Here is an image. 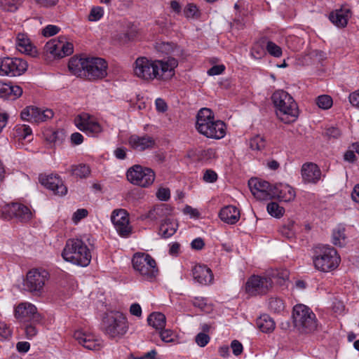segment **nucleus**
I'll return each instance as SVG.
<instances>
[{"instance_id":"f257e3e1","label":"nucleus","mask_w":359,"mask_h":359,"mask_svg":"<svg viewBox=\"0 0 359 359\" xmlns=\"http://www.w3.org/2000/svg\"><path fill=\"white\" fill-rule=\"evenodd\" d=\"M177 60L170 57L167 60H151L144 57H138L133 65L135 75L143 80H167L174 75Z\"/></svg>"},{"instance_id":"f03ea898","label":"nucleus","mask_w":359,"mask_h":359,"mask_svg":"<svg viewBox=\"0 0 359 359\" xmlns=\"http://www.w3.org/2000/svg\"><path fill=\"white\" fill-rule=\"evenodd\" d=\"M107 63L100 57H72L68 63L70 73L77 77L94 81L107 75Z\"/></svg>"},{"instance_id":"7ed1b4c3","label":"nucleus","mask_w":359,"mask_h":359,"mask_svg":"<svg viewBox=\"0 0 359 359\" xmlns=\"http://www.w3.org/2000/svg\"><path fill=\"white\" fill-rule=\"evenodd\" d=\"M196 128L198 132L208 138L221 139L226 135V126L215 120L212 111L208 108L200 109L196 116Z\"/></svg>"},{"instance_id":"20e7f679","label":"nucleus","mask_w":359,"mask_h":359,"mask_svg":"<svg viewBox=\"0 0 359 359\" xmlns=\"http://www.w3.org/2000/svg\"><path fill=\"white\" fill-rule=\"evenodd\" d=\"M278 118L289 124L294 122L299 116L297 104L293 97L286 91L278 90L271 97Z\"/></svg>"},{"instance_id":"39448f33","label":"nucleus","mask_w":359,"mask_h":359,"mask_svg":"<svg viewBox=\"0 0 359 359\" xmlns=\"http://www.w3.org/2000/svg\"><path fill=\"white\" fill-rule=\"evenodd\" d=\"M62 257L65 261L81 266H87L92 258L90 250L79 238H69L66 241Z\"/></svg>"},{"instance_id":"423d86ee","label":"nucleus","mask_w":359,"mask_h":359,"mask_svg":"<svg viewBox=\"0 0 359 359\" xmlns=\"http://www.w3.org/2000/svg\"><path fill=\"white\" fill-rule=\"evenodd\" d=\"M128 322L126 316L119 311L105 313L101 323V329L110 339H121L128 331Z\"/></svg>"},{"instance_id":"0eeeda50","label":"nucleus","mask_w":359,"mask_h":359,"mask_svg":"<svg viewBox=\"0 0 359 359\" xmlns=\"http://www.w3.org/2000/svg\"><path fill=\"white\" fill-rule=\"evenodd\" d=\"M341 259L337 250L330 246L317 247L316 255L313 257L315 268L322 272H330L336 269Z\"/></svg>"},{"instance_id":"6e6552de","label":"nucleus","mask_w":359,"mask_h":359,"mask_svg":"<svg viewBox=\"0 0 359 359\" xmlns=\"http://www.w3.org/2000/svg\"><path fill=\"white\" fill-rule=\"evenodd\" d=\"M292 318L295 327L301 332L310 333L317 328L315 313L304 304L294 306Z\"/></svg>"},{"instance_id":"1a4fd4ad","label":"nucleus","mask_w":359,"mask_h":359,"mask_svg":"<svg viewBox=\"0 0 359 359\" xmlns=\"http://www.w3.org/2000/svg\"><path fill=\"white\" fill-rule=\"evenodd\" d=\"M134 269L143 279L152 281L158 274L155 259L149 254L136 253L132 259Z\"/></svg>"},{"instance_id":"9d476101","label":"nucleus","mask_w":359,"mask_h":359,"mask_svg":"<svg viewBox=\"0 0 359 359\" xmlns=\"http://www.w3.org/2000/svg\"><path fill=\"white\" fill-rule=\"evenodd\" d=\"M126 177L131 184L147 188L154 183L156 175L149 168L134 165L127 170Z\"/></svg>"},{"instance_id":"9b49d317","label":"nucleus","mask_w":359,"mask_h":359,"mask_svg":"<svg viewBox=\"0 0 359 359\" xmlns=\"http://www.w3.org/2000/svg\"><path fill=\"white\" fill-rule=\"evenodd\" d=\"M48 276V272L46 270H30L23 283L25 289L34 295L41 296L44 292L45 284Z\"/></svg>"},{"instance_id":"f8f14e48","label":"nucleus","mask_w":359,"mask_h":359,"mask_svg":"<svg viewBox=\"0 0 359 359\" xmlns=\"http://www.w3.org/2000/svg\"><path fill=\"white\" fill-rule=\"evenodd\" d=\"M273 287V280L266 273L263 276L252 275L247 280L245 290L250 296L263 295Z\"/></svg>"},{"instance_id":"ddd939ff","label":"nucleus","mask_w":359,"mask_h":359,"mask_svg":"<svg viewBox=\"0 0 359 359\" xmlns=\"http://www.w3.org/2000/svg\"><path fill=\"white\" fill-rule=\"evenodd\" d=\"M27 67V62L21 58L9 57L0 58L1 76H20L25 72Z\"/></svg>"},{"instance_id":"4468645a","label":"nucleus","mask_w":359,"mask_h":359,"mask_svg":"<svg viewBox=\"0 0 359 359\" xmlns=\"http://www.w3.org/2000/svg\"><path fill=\"white\" fill-rule=\"evenodd\" d=\"M44 50L55 58H62L73 53L74 46L65 36H59L48 41Z\"/></svg>"},{"instance_id":"2eb2a0df","label":"nucleus","mask_w":359,"mask_h":359,"mask_svg":"<svg viewBox=\"0 0 359 359\" xmlns=\"http://www.w3.org/2000/svg\"><path fill=\"white\" fill-rule=\"evenodd\" d=\"M111 222L119 236L128 237L132 233L127 212L123 209L115 210L111 216Z\"/></svg>"},{"instance_id":"dca6fc26","label":"nucleus","mask_w":359,"mask_h":359,"mask_svg":"<svg viewBox=\"0 0 359 359\" xmlns=\"http://www.w3.org/2000/svg\"><path fill=\"white\" fill-rule=\"evenodd\" d=\"M76 126L88 135L95 136L102 130V126L88 114H81L74 119Z\"/></svg>"},{"instance_id":"f3484780","label":"nucleus","mask_w":359,"mask_h":359,"mask_svg":"<svg viewBox=\"0 0 359 359\" xmlns=\"http://www.w3.org/2000/svg\"><path fill=\"white\" fill-rule=\"evenodd\" d=\"M1 212L5 218L15 217L22 222L28 221L32 217V212L29 208L18 203L4 205Z\"/></svg>"},{"instance_id":"a211bd4d","label":"nucleus","mask_w":359,"mask_h":359,"mask_svg":"<svg viewBox=\"0 0 359 359\" xmlns=\"http://www.w3.org/2000/svg\"><path fill=\"white\" fill-rule=\"evenodd\" d=\"M248 185L250 191L257 199L266 201L271 198L273 187L268 182L252 178L249 180Z\"/></svg>"},{"instance_id":"6ab92c4d","label":"nucleus","mask_w":359,"mask_h":359,"mask_svg":"<svg viewBox=\"0 0 359 359\" xmlns=\"http://www.w3.org/2000/svg\"><path fill=\"white\" fill-rule=\"evenodd\" d=\"M54 114L51 109H42L34 106L27 107L21 112L23 120L32 122H43L53 118Z\"/></svg>"},{"instance_id":"aec40b11","label":"nucleus","mask_w":359,"mask_h":359,"mask_svg":"<svg viewBox=\"0 0 359 359\" xmlns=\"http://www.w3.org/2000/svg\"><path fill=\"white\" fill-rule=\"evenodd\" d=\"M39 181L46 188L51 190L54 194L64 196L67 192V189L62 179L57 175L39 176Z\"/></svg>"},{"instance_id":"412c9836","label":"nucleus","mask_w":359,"mask_h":359,"mask_svg":"<svg viewBox=\"0 0 359 359\" xmlns=\"http://www.w3.org/2000/svg\"><path fill=\"white\" fill-rule=\"evenodd\" d=\"M128 145L134 150L142 151L151 149L155 145V140L153 137L145 134L142 136L134 134L128 138Z\"/></svg>"},{"instance_id":"4be33fe9","label":"nucleus","mask_w":359,"mask_h":359,"mask_svg":"<svg viewBox=\"0 0 359 359\" xmlns=\"http://www.w3.org/2000/svg\"><path fill=\"white\" fill-rule=\"evenodd\" d=\"M294 189L287 184H278L273 186L271 198H278L281 201L290 202L295 198Z\"/></svg>"},{"instance_id":"5701e85b","label":"nucleus","mask_w":359,"mask_h":359,"mask_svg":"<svg viewBox=\"0 0 359 359\" xmlns=\"http://www.w3.org/2000/svg\"><path fill=\"white\" fill-rule=\"evenodd\" d=\"M74 337L79 344L88 350L95 351L101 347V344L93 335L81 330L76 331L74 333Z\"/></svg>"},{"instance_id":"b1692460","label":"nucleus","mask_w":359,"mask_h":359,"mask_svg":"<svg viewBox=\"0 0 359 359\" xmlns=\"http://www.w3.org/2000/svg\"><path fill=\"white\" fill-rule=\"evenodd\" d=\"M301 171L302 178L306 182L315 184L320 179L321 171L315 163H304L302 167Z\"/></svg>"},{"instance_id":"393cba45","label":"nucleus","mask_w":359,"mask_h":359,"mask_svg":"<svg viewBox=\"0 0 359 359\" xmlns=\"http://www.w3.org/2000/svg\"><path fill=\"white\" fill-rule=\"evenodd\" d=\"M192 272L194 280L200 284L208 285L211 283L213 280L211 269L205 265L195 266Z\"/></svg>"},{"instance_id":"a878e982","label":"nucleus","mask_w":359,"mask_h":359,"mask_svg":"<svg viewBox=\"0 0 359 359\" xmlns=\"http://www.w3.org/2000/svg\"><path fill=\"white\" fill-rule=\"evenodd\" d=\"M34 305L27 302L20 303L15 309V317L20 320H28L36 314Z\"/></svg>"},{"instance_id":"bb28decb","label":"nucleus","mask_w":359,"mask_h":359,"mask_svg":"<svg viewBox=\"0 0 359 359\" xmlns=\"http://www.w3.org/2000/svg\"><path fill=\"white\" fill-rule=\"evenodd\" d=\"M22 94V89L18 86L0 82V97L14 100Z\"/></svg>"},{"instance_id":"cd10ccee","label":"nucleus","mask_w":359,"mask_h":359,"mask_svg":"<svg viewBox=\"0 0 359 359\" xmlns=\"http://www.w3.org/2000/svg\"><path fill=\"white\" fill-rule=\"evenodd\" d=\"M219 217L227 224H234L240 219V211L233 205H228L220 210Z\"/></svg>"},{"instance_id":"c85d7f7f","label":"nucleus","mask_w":359,"mask_h":359,"mask_svg":"<svg viewBox=\"0 0 359 359\" xmlns=\"http://www.w3.org/2000/svg\"><path fill=\"white\" fill-rule=\"evenodd\" d=\"M15 45L17 49L22 53L34 56L36 53L29 39L25 34L19 33L18 34Z\"/></svg>"},{"instance_id":"c756f323","label":"nucleus","mask_w":359,"mask_h":359,"mask_svg":"<svg viewBox=\"0 0 359 359\" xmlns=\"http://www.w3.org/2000/svg\"><path fill=\"white\" fill-rule=\"evenodd\" d=\"M351 17L349 9L344 8L337 10L330 15V21L339 27H344L346 26L348 20Z\"/></svg>"},{"instance_id":"7c9ffc66","label":"nucleus","mask_w":359,"mask_h":359,"mask_svg":"<svg viewBox=\"0 0 359 359\" xmlns=\"http://www.w3.org/2000/svg\"><path fill=\"white\" fill-rule=\"evenodd\" d=\"M257 327L264 333L272 332L275 327L276 324L274 320L268 315L264 314L260 316L256 321Z\"/></svg>"},{"instance_id":"2f4dec72","label":"nucleus","mask_w":359,"mask_h":359,"mask_svg":"<svg viewBox=\"0 0 359 359\" xmlns=\"http://www.w3.org/2000/svg\"><path fill=\"white\" fill-rule=\"evenodd\" d=\"M136 30L128 25L121 27L119 33L115 34L114 38L120 43H125L133 40L136 36Z\"/></svg>"},{"instance_id":"473e14b6","label":"nucleus","mask_w":359,"mask_h":359,"mask_svg":"<svg viewBox=\"0 0 359 359\" xmlns=\"http://www.w3.org/2000/svg\"><path fill=\"white\" fill-rule=\"evenodd\" d=\"M177 226V223L175 221L166 219L161 224L159 233L163 238H169L176 232Z\"/></svg>"},{"instance_id":"72a5a7b5","label":"nucleus","mask_w":359,"mask_h":359,"mask_svg":"<svg viewBox=\"0 0 359 359\" xmlns=\"http://www.w3.org/2000/svg\"><path fill=\"white\" fill-rule=\"evenodd\" d=\"M147 321L149 325L152 326L156 330H163L165 326L166 318L162 313L154 312L149 316Z\"/></svg>"},{"instance_id":"f704fd0d","label":"nucleus","mask_w":359,"mask_h":359,"mask_svg":"<svg viewBox=\"0 0 359 359\" xmlns=\"http://www.w3.org/2000/svg\"><path fill=\"white\" fill-rule=\"evenodd\" d=\"M268 276L271 278L273 285L274 283L278 285H283L286 280L289 278V271L287 269H272L266 272Z\"/></svg>"},{"instance_id":"c9c22d12","label":"nucleus","mask_w":359,"mask_h":359,"mask_svg":"<svg viewBox=\"0 0 359 359\" xmlns=\"http://www.w3.org/2000/svg\"><path fill=\"white\" fill-rule=\"evenodd\" d=\"M281 235L288 239L294 238L297 231V224L294 221L288 219L279 230Z\"/></svg>"},{"instance_id":"e433bc0d","label":"nucleus","mask_w":359,"mask_h":359,"mask_svg":"<svg viewBox=\"0 0 359 359\" xmlns=\"http://www.w3.org/2000/svg\"><path fill=\"white\" fill-rule=\"evenodd\" d=\"M69 172L72 176L86 178L90 173V169L89 166L86 164L73 165L70 167Z\"/></svg>"},{"instance_id":"4c0bfd02","label":"nucleus","mask_w":359,"mask_h":359,"mask_svg":"<svg viewBox=\"0 0 359 359\" xmlns=\"http://www.w3.org/2000/svg\"><path fill=\"white\" fill-rule=\"evenodd\" d=\"M14 131L15 136L20 140H26L27 142H30L32 139V130L27 125H18L15 126Z\"/></svg>"},{"instance_id":"58836bf2","label":"nucleus","mask_w":359,"mask_h":359,"mask_svg":"<svg viewBox=\"0 0 359 359\" xmlns=\"http://www.w3.org/2000/svg\"><path fill=\"white\" fill-rule=\"evenodd\" d=\"M266 51V38L264 37L253 45L251 55L256 59H260L265 55Z\"/></svg>"},{"instance_id":"ea45409f","label":"nucleus","mask_w":359,"mask_h":359,"mask_svg":"<svg viewBox=\"0 0 359 359\" xmlns=\"http://www.w3.org/2000/svg\"><path fill=\"white\" fill-rule=\"evenodd\" d=\"M266 50L274 57H280L283 55L282 48L274 42L266 38Z\"/></svg>"},{"instance_id":"a19ab883","label":"nucleus","mask_w":359,"mask_h":359,"mask_svg":"<svg viewBox=\"0 0 359 359\" xmlns=\"http://www.w3.org/2000/svg\"><path fill=\"white\" fill-rule=\"evenodd\" d=\"M344 231L345 229L342 227H338L333 231L332 239L334 245L340 247L344 245L346 239Z\"/></svg>"},{"instance_id":"79ce46f5","label":"nucleus","mask_w":359,"mask_h":359,"mask_svg":"<svg viewBox=\"0 0 359 359\" xmlns=\"http://www.w3.org/2000/svg\"><path fill=\"white\" fill-rule=\"evenodd\" d=\"M20 4V0H0V8L5 11L15 12Z\"/></svg>"},{"instance_id":"37998d69","label":"nucleus","mask_w":359,"mask_h":359,"mask_svg":"<svg viewBox=\"0 0 359 359\" xmlns=\"http://www.w3.org/2000/svg\"><path fill=\"white\" fill-rule=\"evenodd\" d=\"M286 43L290 49L293 51H297L302 48L304 41L298 36H288L286 38Z\"/></svg>"},{"instance_id":"c03bdc74","label":"nucleus","mask_w":359,"mask_h":359,"mask_svg":"<svg viewBox=\"0 0 359 359\" xmlns=\"http://www.w3.org/2000/svg\"><path fill=\"white\" fill-rule=\"evenodd\" d=\"M266 209L269 214L275 217H280L285 212V209L276 202L269 203L267 205Z\"/></svg>"},{"instance_id":"a18cd8bd","label":"nucleus","mask_w":359,"mask_h":359,"mask_svg":"<svg viewBox=\"0 0 359 359\" xmlns=\"http://www.w3.org/2000/svg\"><path fill=\"white\" fill-rule=\"evenodd\" d=\"M266 146V140L264 137L256 135L250 140V147L253 150L260 151Z\"/></svg>"},{"instance_id":"49530a36","label":"nucleus","mask_w":359,"mask_h":359,"mask_svg":"<svg viewBox=\"0 0 359 359\" xmlns=\"http://www.w3.org/2000/svg\"><path fill=\"white\" fill-rule=\"evenodd\" d=\"M316 104L322 109H328L332 106V98L327 95H320L316 98Z\"/></svg>"},{"instance_id":"de8ad7c7","label":"nucleus","mask_w":359,"mask_h":359,"mask_svg":"<svg viewBox=\"0 0 359 359\" xmlns=\"http://www.w3.org/2000/svg\"><path fill=\"white\" fill-rule=\"evenodd\" d=\"M269 308L275 313H280L284 309V304L281 299L271 297L269 300Z\"/></svg>"},{"instance_id":"09e8293b","label":"nucleus","mask_w":359,"mask_h":359,"mask_svg":"<svg viewBox=\"0 0 359 359\" xmlns=\"http://www.w3.org/2000/svg\"><path fill=\"white\" fill-rule=\"evenodd\" d=\"M160 332V337L161 340L165 343H171L175 341L176 339V335L173 331L171 330H161Z\"/></svg>"},{"instance_id":"8fccbe9b","label":"nucleus","mask_w":359,"mask_h":359,"mask_svg":"<svg viewBox=\"0 0 359 359\" xmlns=\"http://www.w3.org/2000/svg\"><path fill=\"white\" fill-rule=\"evenodd\" d=\"M155 211L157 214L158 219L165 217L170 214L172 209L167 204H161L155 206Z\"/></svg>"},{"instance_id":"3c124183","label":"nucleus","mask_w":359,"mask_h":359,"mask_svg":"<svg viewBox=\"0 0 359 359\" xmlns=\"http://www.w3.org/2000/svg\"><path fill=\"white\" fill-rule=\"evenodd\" d=\"M191 303L195 307L200 309L201 311H208L209 309L208 300L204 297H194L191 300Z\"/></svg>"},{"instance_id":"603ef678","label":"nucleus","mask_w":359,"mask_h":359,"mask_svg":"<svg viewBox=\"0 0 359 359\" xmlns=\"http://www.w3.org/2000/svg\"><path fill=\"white\" fill-rule=\"evenodd\" d=\"M11 334V330L7 324L4 322H0V341H4L10 339Z\"/></svg>"},{"instance_id":"864d4df0","label":"nucleus","mask_w":359,"mask_h":359,"mask_svg":"<svg viewBox=\"0 0 359 359\" xmlns=\"http://www.w3.org/2000/svg\"><path fill=\"white\" fill-rule=\"evenodd\" d=\"M184 13L187 18H194L199 16L198 10L196 6L192 4H189L186 6Z\"/></svg>"},{"instance_id":"5fc2aeb1","label":"nucleus","mask_w":359,"mask_h":359,"mask_svg":"<svg viewBox=\"0 0 359 359\" xmlns=\"http://www.w3.org/2000/svg\"><path fill=\"white\" fill-rule=\"evenodd\" d=\"M103 9L101 7H94L91 9L88 15L90 21L99 20L103 16Z\"/></svg>"},{"instance_id":"6e6d98bb","label":"nucleus","mask_w":359,"mask_h":359,"mask_svg":"<svg viewBox=\"0 0 359 359\" xmlns=\"http://www.w3.org/2000/svg\"><path fill=\"white\" fill-rule=\"evenodd\" d=\"M210 339L209 335L203 332L198 333L195 338L196 343L201 347L205 346L209 343Z\"/></svg>"},{"instance_id":"4d7b16f0","label":"nucleus","mask_w":359,"mask_h":359,"mask_svg":"<svg viewBox=\"0 0 359 359\" xmlns=\"http://www.w3.org/2000/svg\"><path fill=\"white\" fill-rule=\"evenodd\" d=\"M203 179L205 182L213 183L217 180V175L212 170H206L204 172Z\"/></svg>"},{"instance_id":"13d9d810","label":"nucleus","mask_w":359,"mask_h":359,"mask_svg":"<svg viewBox=\"0 0 359 359\" xmlns=\"http://www.w3.org/2000/svg\"><path fill=\"white\" fill-rule=\"evenodd\" d=\"M325 135L329 138L337 139L341 136V133L338 128L330 127L326 129Z\"/></svg>"},{"instance_id":"bf43d9fd","label":"nucleus","mask_w":359,"mask_h":359,"mask_svg":"<svg viewBox=\"0 0 359 359\" xmlns=\"http://www.w3.org/2000/svg\"><path fill=\"white\" fill-rule=\"evenodd\" d=\"M59 31L60 28L56 25H49L43 29L42 34L44 36H51L57 34Z\"/></svg>"},{"instance_id":"052dcab7","label":"nucleus","mask_w":359,"mask_h":359,"mask_svg":"<svg viewBox=\"0 0 359 359\" xmlns=\"http://www.w3.org/2000/svg\"><path fill=\"white\" fill-rule=\"evenodd\" d=\"M156 197L162 201H168L170 197V191L168 188H160L156 192Z\"/></svg>"},{"instance_id":"680f3d73","label":"nucleus","mask_w":359,"mask_h":359,"mask_svg":"<svg viewBox=\"0 0 359 359\" xmlns=\"http://www.w3.org/2000/svg\"><path fill=\"white\" fill-rule=\"evenodd\" d=\"M88 215V210L84 208L78 209L72 216V220L74 223L79 222L81 219L85 218Z\"/></svg>"},{"instance_id":"e2e57ef3","label":"nucleus","mask_w":359,"mask_h":359,"mask_svg":"<svg viewBox=\"0 0 359 359\" xmlns=\"http://www.w3.org/2000/svg\"><path fill=\"white\" fill-rule=\"evenodd\" d=\"M231 348L235 355H241L243 350L242 344L238 340H233L231 341Z\"/></svg>"},{"instance_id":"0e129e2a","label":"nucleus","mask_w":359,"mask_h":359,"mask_svg":"<svg viewBox=\"0 0 359 359\" xmlns=\"http://www.w3.org/2000/svg\"><path fill=\"white\" fill-rule=\"evenodd\" d=\"M348 100L352 106L359 108V90L351 93L348 96Z\"/></svg>"},{"instance_id":"69168bd1","label":"nucleus","mask_w":359,"mask_h":359,"mask_svg":"<svg viewBox=\"0 0 359 359\" xmlns=\"http://www.w3.org/2000/svg\"><path fill=\"white\" fill-rule=\"evenodd\" d=\"M225 69V67L223 65H215L208 69V74L210 76L219 75Z\"/></svg>"},{"instance_id":"338daca9","label":"nucleus","mask_w":359,"mask_h":359,"mask_svg":"<svg viewBox=\"0 0 359 359\" xmlns=\"http://www.w3.org/2000/svg\"><path fill=\"white\" fill-rule=\"evenodd\" d=\"M126 148L123 147H118L114 150V154L116 158L119 160H123L126 158Z\"/></svg>"},{"instance_id":"774afa93","label":"nucleus","mask_w":359,"mask_h":359,"mask_svg":"<svg viewBox=\"0 0 359 359\" xmlns=\"http://www.w3.org/2000/svg\"><path fill=\"white\" fill-rule=\"evenodd\" d=\"M130 312L132 315L140 317L142 316V309L139 304L134 303L130 307Z\"/></svg>"}]
</instances>
